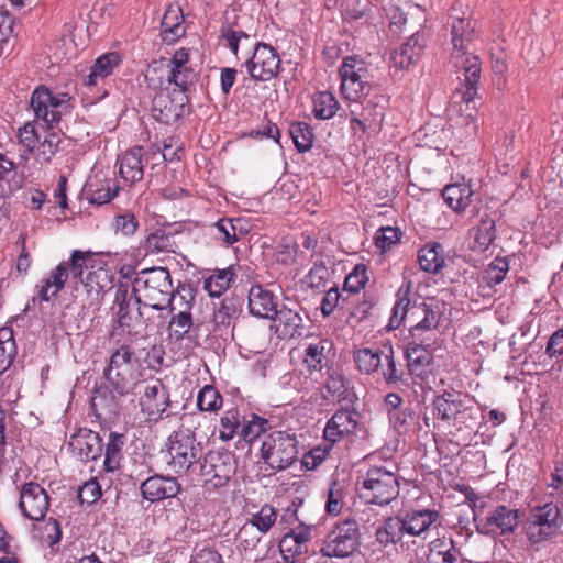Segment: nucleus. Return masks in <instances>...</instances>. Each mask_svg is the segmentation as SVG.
Masks as SVG:
<instances>
[{
    "instance_id": "43",
    "label": "nucleus",
    "mask_w": 563,
    "mask_h": 563,
    "mask_svg": "<svg viewBox=\"0 0 563 563\" xmlns=\"http://www.w3.org/2000/svg\"><path fill=\"white\" fill-rule=\"evenodd\" d=\"M234 276L231 268L216 269L205 279L203 289L211 297H220L230 287Z\"/></svg>"
},
{
    "instance_id": "9",
    "label": "nucleus",
    "mask_w": 563,
    "mask_h": 563,
    "mask_svg": "<svg viewBox=\"0 0 563 563\" xmlns=\"http://www.w3.org/2000/svg\"><path fill=\"white\" fill-rule=\"evenodd\" d=\"M198 471L206 485L220 488L235 474L236 462L229 451H209L199 463Z\"/></svg>"
},
{
    "instance_id": "41",
    "label": "nucleus",
    "mask_w": 563,
    "mask_h": 563,
    "mask_svg": "<svg viewBox=\"0 0 563 563\" xmlns=\"http://www.w3.org/2000/svg\"><path fill=\"white\" fill-rule=\"evenodd\" d=\"M409 294V285L407 287H400L396 292V302L393 307L391 316L388 322L389 330L398 329L406 319L408 320V316L411 308Z\"/></svg>"
},
{
    "instance_id": "10",
    "label": "nucleus",
    "mask_w": 563,
    "mask_h": 563,
    "mask_svg": "<svg viewBox=\"0 0 563 563\" xmlns=\"http://www.w3.org/2000/svg\"><path fill=\"white\" fill-rule=\"evenodd\" d=\"M341 92L346 100L357 101L371 91V75L366 64L347 56L339 69Z\"/></svg>"
},
{
    "instance_id": "37",
    "label": "nucleus",
    "mask_w": 563,
    "mask_h": 563,
    "mask_svg": "<svg viewBox=\"0 0 563 563\" xmlns=\"http://www.w3.org/2000/svg\"><path fill=\"white\" fill-rule=\"evenodd\" d=\"M67 279V266L65 264H58L56 268L51 272L49 276L43 279L42 284L37 286L38 296L43 301H49L52 297H55L65 287Z\"/></svg>"
},
{
    "instance_id": "36",
    "label": "nucleus",
    "mask_w": 563,
    "mask_h": 563,
    "mask_svg": "<svg viewBox=\"0 0 563 563\" xmlns=\"http://www.w3.org/2000/svg\"><path fill=\"white\" fill-rule=\"evenodd\" d=\"M443 246L439 242H430L418 252L420 268L427 273L437 274L444 266Z\"/></svg>"
},
{
    "instance_id": "58",
    "label": "nucleus",
    "mask_w": 563,
    "mask_h": 563,
    "mask_svg": "<svg viewBox=\"0 0 563 563\" xmlns=\"http://www.w3.org/2000/svg\"><path fill=\"white\" fill-rule=\"evenodd\" d=\"M220 422L222 427L220 438L222 440L232 439L240 427V415L238 409L227 410L221 417Z\"/></svg>"
},
{
    "instance_id": "53",
    "label": "nucleus",
    "mask_w": 563,
    "mask_h": 563,
    "mask_svg": "<svg viewBox=\"0 0 563 563\" xmlns=\"http://www.w3.org/2000/svg\"><path fill=\"white\" fill-rule=\"evenodd\" d=\"M344 506H345V492L336 482H334L331 484L329 492H328V498H327V503H325V511L330 516H338L341 514Z\"/></svg>"
},
{
    "instance_id": "15",
    "label": "nucleus",
    "mask_w": 563,
    "mask_h": 563,
    "mask_svg": "<svg viewBox=\"0 0 563 563\" xmlns=\"http://www.w3.org/2000/svg\"><path fill=\"white\" fill-rule=\"evenodd\" d=\"M188 98L181 90L174 89L173 92H159L152 101L153 118L164 124H173L186 112Z\"/></svg>"
},
{
    "instance_id": "3",
    "label": "nucleus",
    "mask_w": 563,
    "mask_h": 563,
    "mask_svg": "<svg viewBox=\"0 0 563 563\" xmlns=\"http://www.w3.org/2000/svg\"><path fill=\"white\" fill-rule=\"evenodd\" d=\"M141 352L129 343L119 345L110 355L103 378L112 391L123 397L133 391L143 369Z\"/></svg>"
},
{
    "instance_id": "23",
    "label": "nucleus",
    "mask_w": 563,
    "mask_h": 563,
    "mask_svg": "<svg viewBox=\"0 0 563 563\" xmlns=\"http://www.w3.org/2000/svg\"><path fill=\"white\" fill-rule=\"evenodd\" d=\"M442 310L440 305L438 302L428 303L423 317L409 325L411 339L419 340L420 342L435 340V330L440 324Z\"/></svg>"
},
{
    "instance_id": "14",
    "label": "nucleus",
    "mask_w": 563,
    "mask_h": 563,
    "mask_svg": "<svg viewBox=\"0 0 563 563\" xmlns=\"http://www.w3.org/2000/svg\"><path fill=\"white\" fill-rule=\"evenodd\" d=\"M19 489V508L22 515L30 520H43L49 508L47 492L35 482L24 483Z\"/></svg>"
},
{
    "instance_id": "4",
    "label": "nucleus",
    "mask_w": 563,
    "mask_h": 563,
    "mask_svg": "<svg viewBox=\"0 0 563 563\" xmlns=\"http://www.w3.org/2000/svg\"><path fill=\"white\" fill-rule=\"evenodd\" d=\"M360 498L366 504L385 506L395 500L400 492L398 476L385 467H371L358 476Z\"/></svg>"
},
{
    "instance_id": "51",
    "label": "nucleus",
    "mask_w": 563,
    "mask_h": 563,
    "mask_svg": "<svg viewBox=\"0 0 563 563\" xmlns=\"http://www.w3.org/2000/svg\"><path fill=\"white\" fill-rule=\"evenodd\" d=\"M272 429V424L268 420L252 415L251 420H247L242 427V435L246 442H253L261 435L268 434L267 432Z\"/></svg>"
},
{
    "instance_id": "31",
    "label": "nucleus",
    "mask_w": 563,
    "mask_h": 563,
    "mask_svg": "<svg viewBox=\"0 0 563 563\" xmlns=\"http://www.w3.org/2000/svg\"><path fill=\"white\" fill-rule=\"evenodd\" d=\"M383 358L382 364L379 366V374L382 375L384 382L388 386H398L405 385L408 382L407 374L405 369L398 364L395 360V351L393 345L385 344L383 345Z\"/></svg>"
},
{
    "instance_id": "5",
    "label": "nucleus",
    "mask_w": 563,
    "mask_h": 563,
    "mask_svg": "<svg viewBox=\"0 0 563 563\" xmlns=\"http://www.w3.org/2000/svg\"><path fill=\"white\" fill-rule=\"evenodd\" d=\"M261 459L275 473L290 467L298 460L296 434L286 431H271L263 438Z\"/></svg>"
},
{
    "instance_id": "44",
    "label": "nucleus",
    "mask_w": 563,
    "mask_h": 563,
    "mask_svg": "<svg viewBox=\"0 0 563 563\" xmlns=\"http://www.w3.org/2000/svg\"><path fill=\"white\" fill-rule=\"evenodd\" d=\"M313 114L319 120H328L335 115L339 109L336 98L329 91H321L313 96Z\"/></svg>"
},
{
    "instance_id": "27",
    "label": "nucleus",
    "mask_w": 563,
    "mask_h": 563,
    "mask_svg": "<svg viewBox=\"0 0 563 563\" xmlns=\"http://www.w3.org/2000/svg\"><path fill=\"white\" fill-rule=\"evenodd\" d=\"M71 445L78 451L80 459L95 461L102 455L103 441L98 432L90 429H81L74 437Z\"/></svg>"
},
{
    "instance_id": "48",
    "label": "nucleus",
    "mask_w": 563,
    "mask_h": 563,
    "mask_svg": "<svg viewBox=\"0 0 563 563\" xmlns=\"http://www.w3.org/2000/svg\"><path fill=\"white\" fill-rule=\"evenodd\" d=\"M509 271V263L504 257H496L483 272L482 282L488 287L500 284Z\"/></svg>"
},
{
    "instance_id": "30",
    "label": "nucleus",
    "mask_w": 563,
    "mask_h": 563,
    "mask_svg": "<svg viewBox=\"0 0 563 563\" xmlns=\"http://www.w3.org/2000/svg\"><path fill=\"white\" fill-rule=\"evenodd\" d=\"M176 232L167 228H158L148 233L141 247L145 254L175 253L178 244Z\"/></svg>"
},
{
    "instance_id": "33",
    "label": "nucleus",
    "mask_w": 563,
    "mask_h": 563,
    "mask_svg": "<svg viewBox=\"0 0 563 563\" xmlns=\"http://www.w3.org/2000/svg\"><path fill=\"white\" fill-rule=\"evenodd\" d=\"M277 518L276 510L271 505H264L239 531V537L244 539L247 534H253L255 529L261 533H266L275 523Z\"/></svg>"
},
{
    "instance_id": "28",
    "label": "nucleus",
    "mask_w": 563,
    "mask_h": 563,
    "mask_svg": "<svg viewBox=\"0 0 563 563\" xmlns=\"http://www.w3.org/2000/svg\"><path fill=\"white\" fill-rule=\"evenodd\" d=\"M468 239L470 250L477 253L485 252L496 239L495 220L485 213L479 223L470 230Z\"/></svg>"
},
{
    "instance_id": "17",
    "label": "nucleus",
    "mask_w": 563,
    "mask_h": 563,
    "mask_svg": "<svg viewBox=\"0 0 563 563\" xmlns=\"http://www.w3.org/2000/svg\"><path fill=\"white\" fill-rule=\"evenodd\" d=\"M360 415L354 409L341 408L328 420L323 434L327 442L336 443L358 427Z\"/></svg>"
},
{
    "instance_id": "21",
    "label": "nucleus",
    "mask_w": 563,
    "mask_h": 563,
    "mask_svg": "<svg viewBox=\"0 0 563 563\" xmlns=\"http://www.w3.org/2000/svg\"><path fill=\"white\" fill-rule=\"evenodd\" d=\"M519 521L520 514L518 509L498 505L485 517L483 526L486 532L506 534L514 532Z\"/></svg>"
},
{
    "instance_id": "16",
    "label": "nucleus",
    "mask_w": 563,
    "mask_h": 563,
    "mask_svg": "<svg viewBox=\"0 0 563 563\" xmlns=\"http://www.w3.org/2000/svg\"><path fill=\"white\" fill-rule=\"evenodd\" d=\"M142 412L150 420H157L169 406V393L167 387L159 380L145 383L143 395L140 397Z\"/></svg>"
},
{
    "instance_id": "40",
    "label": "nucleus",
    "mask_w": 563,
    "mask_h": 563,
    "mask_svg": "<svg viewBox=\"0 0 563 563\" xmlns=\"http://www.w3.org/2000/svg\"><path fill=\"white\" fill-rule=\"evenodd\" d=\"M120 56L115 52L101 55L91 67L90 74L85 78V85L96 86L99 80L104 79L112 74L113 69L119 65Z\"/></svg>"
},
{
    "instance_id": "25",
    "label": "nucleus",
    "mask_w": 563,
    "mask_h": 563,
    "mask_svg": "<svg viewBox=\"0 0 563 563\" xmlns=\"http://www.w3.org/2000/svg\"><path fill=\"white\" fill-rule=\"evenodd\" d=\"M435 344V340H426L420 342L419 340H411L406 350L405 356L407 360V369L410 375L416 374L421 367L431 364L433 356L432 350Z\"/></svg>"
},
{
    "instance_id": "46",
    "label": "nucleus",
    "mask_w": 563,
    "mask_h": 563,
    "mask_svg": "<svg viewBox=\"0 0 563 563\" xmlns=\"http://www.w3.org/2000/svg\"><path fill=\"white\" fill-rule=\"evenodd\" d=\"M112 283V275L109 269L103 267H98L89 271L85 277V280H81V284L85 286L88 292L96 291L99 294L104 291L110 287Z\"/></svg>"
},
{
    "instance_id": "24",
    "label": "nucleus",
    "mask_w": 563,
    "mask_h": 563,
    "mask_svg": "<svg viewBox=\"0 0 563 563\" xmlns=\"http://www.w3.org/2000/svg\"><path fill=\"white\" fill-rule=\"evenodd\" d=\"M424 48V36L416 33L406 43L395 49L391 55V63L398 69H407L416 64Z\"/></svg>"
},
{
    "instance_id": "50",
    "label": "nucleus",
    "mask_w": 563,
    "mask_h": 563,
    "mask_svg": "<svg viewBox=\"0 0 563 563\" xmlns=\"http://www.w3.org/2000/svg\"><path fill=\"white\" fill-rule=\"evenodd\" d=\"M197 406L201 411L214 412L222 407V396L211 385H206L197 396Z\"/></svg>"
},
{
    "instance_id": "63",
    "label": "nucleus",
    "mask_w": 563,
    "mask_h": 563,
    "mask_svg": "<svg viewBox=\"0 0 563 563\" xmlns=\"http://www.w3.org/2000/svg\"><path fill=\"white\" fill-rule=\"evenodd\" d=\"M279 551L282 558L295 560V556L301 554L305 549L289 533H286L279 541Z\"/></svg>"
},
{
    "instance_id": "2",
    "label": "nucleus",
    "mask_w": 563,
    "mask_h": 563,
    "mask_svg": "<svg viewBox=\"0 0 563 563\" xmlns=\"http://www.w3.org/2000/svg\"><path fill=\"white\" fill-rule=\"evenodd\" d=\"M132 294L135 305L163 310L172 301L178 300L179 295L184 291L183 289L174 291L170 273L166 267H152L136 273L132 284Z\"/></svg>"
},
{
    "instance_id": "13",
    "label": "nucleus",
    "mask_w": 563,
    "mask_h": 563,
    "mask_svg": "<svg viewBox=\"0 0 563 563\" xmlns=\"http://www.w3.org/2000/svg\"><path fill=\"white\" fill-rule=\"evenodd\" d=\"M245 67L252 79L268 81L278 75L280 58L273 46L257 43L252 57L245 62Z\"/></svg>"
},
{
    "instance_id": "6",
    "label": "nucleus",
    "mask_w": 563,
    "mask_h": 563,
    "mask_svg": "<svg viewBox=\"0 0 563 563\" xmlns=\"http://www.w3.org/2000/svg\"><path fill=\"white\" fill-rule=\"evenodd\" d=\"M361 529L355 519L336 522L325 534L320 552L325 558L346 559L361 545Z\"/></svg>"
},
{
    "instance_id": "54",
    "label": "nucleus",
    "mask_w": 563,
    "mask_h": 563,
    "mask_svg": "<svg viewBox=\"0 0 563 563\" xmlns=\"http://www.w3.org/2000/svg\"><path fill=\"white\" fill-rule=\"evenodd\" d=\"M197 78V74L191 67L180 69H169L167 74V81L174 84L184 95L188 87L194 84Z\"/></svg>"
},
{
    "instance_id": "22",
    "label": "nucleus",
    "mask_w": 563,
    "mask_h": 563,
    "mask_svg": "<svg viewBox=\"0 0 563 563\" xmlns=\"http://www.w3.org/2000/svg\"><path fill=\"white\" fill-rule=\"evenodd\" d=\"M179 490L180 484L172 476L154 475L141 484L142 496L152 503L173 498Z\"/></svg>"
},
{
    "instance_id": "52",
    "label": "nucleus",
    "mask_w": 563,
    "mask_h": 563,
    "mask_svg": "<svg viewBox=\"0 0 563 563\" xmlns=\"http://www.w3.org/2000/svg\"><path fill=\"white\" fill-rule=\"evenodd\" d=\"M280 324L285 328V333L294 336L295 334L301 335L298 330L302 328L301 316L288 308H282L277 310V314L274 316Z\"/></svg>"
},
{
    "instance_id": "62",
    "label": "nucleus",
    "mask_w": 563,
    "mask_h": 563,
    "mask_svg": "<svg viewBox=\"0 0 563 563\" xmlns=\"http://www.w3.org/2000/svg\"><path fill=\"white\" fill-rule=\"evenodd\" d=\"M101 487L95 479L86 482L79 489L78 497L81 503L93 504L101 497Z\"/></svg>"
},
{
    "instance_id": "45",
    "label": "nucleus",
    "mask_w": 563,
    "mask_h": 563,
    "mask_svg": "<svg viewBox=\"0 0 563 563\" xmlns=\"http://www.w3.org/2000/svg\"><path fill=\"white\" fill-rule=\"evenodd\" d=\"M332 343L328 340H318L310 343L305 351V363L310 369H321L327 353L331 350Z\"/></svg>"
},
{
    "instance_id": "39",
    "label": "nucleus",
    "mask_w": 563,
    "mask_h": 563,
    "mask_svg": "<svg viewBox=\"0 0 563 563\" xmlns=\"http://www.w3.org/2000/svg\"><path fill=\"white\" fill-rule=\"evenodd\" d=\"M183 19L181 9L178 5L170 3L161 22L164 41L174 42L184 34V29L181 26Z\"/></svg>"
},
{
    "instance_id": "11",
    "label": "nucleus",
    "mask_w": 563,
    "mask_h": 563,
    "mask_svg": "<svg viewBox=\"0 0 563 563\" xmlns=\"http://www.w3.org/2000/svg\"><path fill=\"white\" fill-rule=\"evenodd\" d=\"M70 100L67 93L53 96L48 88L40 86L33 91L30 104L35 118L42 120L47 126H52L60 120L62 115L69 112Z\"/></svg>"
},
{
    "instance_id": "56",
    "label": "nucleus",
    "mask_w": 563,
    "mask_h": 563,
    "mask_svg": "<svg viewBox=\"0 0 563 563\" xmlns=\"http://www.w3.org/2000/svg\"><path fill=\"white\" fill-rule=\"evenodd\" d=\"M388 418L394 429L399 433L408 432L415 421L413 410L409 406L396 410Z\"/></svg>"
},
{
    "instance_id": "1",
    "label": "nucleus",
    "mask_w": 563,
    "mask_h": 563,
    "mask_svg": "<svg viewBox=\"0 0 563 563\" xmlns=\"http://www.w3.org/2000/svg\"><path fill=\"white\" fill-rule=\"evenodd\" d=\"M474 37L475 23L464 18L453 21L451 26V43L453 46L451 59L461 81V88L456 89L454 96L461 98L459 117L455 123L464 130L462 135L466 139H473L478 130L474 98L477 95L482 66L477 56L467 54L468 45Z\"/></svg>"
},
{
    "instance_id": "47",
    "label": "nucleus",
    "mask_w": 563,
    "mask_h": 563,
    "mask_svg": "<svg viewBox=\"0 0 563 563\" xmlns=\"http://www.w3.org/2000/svg\"><path fill=\"white\" fill-rule=\"evenodd\" d=\"M91 258V252L75 250L73 251L70 258L67 262H62L60 264H65L67 266L68 277L76 283H81V280H85L82 277L84 269L88 267L87 263Z\"/></svg>"
},
{
    "instance_id": "29",
    "label": "nucleus",
    "mask_w": 563,
    "mask_h": 563,
    "mask_svg": "<svg viewBox=\"0 0 563 563\" xmlns=\"http://www.w3.org/2000/svg\"><path fill=\"white\" fill-rule=\"evenodd\" d=\"M465 410L462 395L459 393L444 391L433 400L434 416L443 421L456 420Z\"/></svg>"
},
{
    "instance_id": "49",
    "label": "nucleus",
    "mask_w": 563,
    "mask_h": 563,
    "mask_svg": "<svg viewBox=\"0 0 563 563\" xmlns=\"http://www.w3.org/2000/svg\"><path fill=\"white\" fill-rule=\"evenodd\" d=\"M289 133L297 150L300 153L307 152L313 144V132L305 122H296L290 125Z\"/></svg>"
},
{
    "instance_id": "57",
    "label": "nucleus",
    "mask_w": 563,
    "mask_h": 563,
    "mask_svg": "<svg viewBox=\"0 0 563 563\" xmlns=\"http://www.w3.org/2000/svg\"><path fill=\"white\" fill-rule=\"evenodd\" d=\"M334 443L327 442L324 445L312 448L303 455L302 465L307 470H316L328 456Z\"/></svg>"
},
{
    "instance_id": "19",
    "label": "nucleus",
    "mask_w": 563,
    "mask_h": 563,
    "mask_svg": "<svg viewBox=\"0 0 563 563\" xmlns=\"http://www.w3.org/2000/svg\"><path fill=\"white\" fill-rule=\"evenodd\" d=\"M144 162L142 146H134L118 156L119 174L126 185L132 186L143 179Z\"/></svg>"
},
{
    "instance_id": "64",
    "label": "nucleus",
    "mask_w": 563,
    "mask_h": 563,
    "mask_svg": "<svg viewBox=\"0 0 563 563\" xmlns=\"http://www.w3.org/2000/svg\"><path fill=\"white\" fill-rule=\"evenodd\" d=\"M330 276V272L328 267L323 264H316L309 272L307 278L311 288H321L325 287V283L328 282Z\"/></svg>"
},
{
    "instance_id": "20",
    "label": "nucleus",
    "mask_w": 563,
    "mask_h": 563,
    "mask_svg": "<svg viewBox=\"0 0 563 563\" xmlns=\"http://www.w3.org/2000/svg\"><path fill=\"white\" fill-rule=\"evenodd\" d=\"M133 294L129 291V285L120 282L115 286L114 306L118 307L115 311L117 322L123 329L133 328L141 319H144L141 307L139 306L136 312H132V298Z\"/></svg>"
},
{
    "instance_id": "38",
    "label": "nucleus",
    "mask_w": 563,
    "mask_h": 563,
    "mask_svg": "<svg viewBox=\"0 0 563 563\" xmlns=\"http://www.w3.org/2000/svg\"><path fill=\"white\" fill-rule=\"evenodd\" d=\"M383 346L362 347L354 351L353 360L357 369L365 375L378 373L379 366H383Z\"/></svg>"
},
{
    "instance_id": "35",
    "label": "nucleus",
    "mask_w": 563,
    "mask_h": 563,
    "mask_svg": "<svg viewBox=\"0 0 563 563\" xmlns=\"http://www.w3.org/2000/svg\"><path fill=\"white\" fill-rule=\"evenodd\" d=\"M442 196L448 206L460 213L472 203L474 190L465 184H451L444 187Z\"/></svg>"
},
{
    "instance_id": "42",
    "label": "nucleus",
    "mask_w": 563,
    "mask_h": 563,
    "mask_svg": "<svg viewBox=\"0 0 563 563\" xmlns=\"http://www.w3.org/2000/svg\"><path fill=\"white\" fill-rule=\"evenodd\" d=\"M125 444V435L118 432H110L109 440L104 449V468L107 472H113L120 467L122 459V449Z\"/></svg>"
},
{
    "instance_id": "61",
    "label": "nucleus",
    "mask_w": 563,
    "mask_h": 563,
    "mask_svg": "<svg viewBox=\"0 0 563 563\" xmlns=\"http://www.w3.org/2000/svg\"><path fill=\"white\" fill-rule=\"evenodd\" d=\"M324 388L332 398H342L346 393L345 380L343 376L336 372L330 373L325 380Z\"/></svg>"
},
{
    "instance_id": "18",
    "label": "nucleus",
    "mask_w": 563,
    "mask_h": 563,
    "mask_svg": "<svg viewBox=\"0 0 563 563\" xmlns=\"http://www.w3.org/2000/svg\"><path fill=\"white\" fill-rule=\"evenodd\" d=\"M208 232L220 246L229 247L245 236L249 230L241 218H222L211 224Z\"/></svg>"
},
{
    "instance_id": "32",
    "label": "nucleus",
    "mask_w": 563,
    "mask_h": 563,
    "mask_svg": "<svg viewBox=\"0 0 563 563\" xmlns=\"http://www.w3.org/2000/svg\"><path fill=\"white\" fill-rule=\"evenodd\" d=\"M407 534L420 536L433 525H440V512L434 509L408 511L405 516Z\"/></svg>"
},
{
    "instance_id": "59",
    "label": "nucleus",
    "mask_w": 563,
    "mask_h": 563,
    "mask_svg": "<svg viewBox=\"0 0 563 563\" xmlns=\"http://www.w3.org/2000/svg\"><path fill=\"white\" fill-rule=\"evenodd\" d=\"M400 235L401 233L397 228H380L375 235V245L382 251H386L400 240Z\"/></svg>"
},
{
    "instance_id": "26",
    "label": "nucleus",
    "mask_w": 563,
    "mask_h": 563,
    "mask_svg": "<svg viewBox=\"0 0 563 563\" xmlns=\"http://www.w3.org/2000/svg\"><path fill=\"white\" fill-rule=\"evenodd\" d=\"M249 309L253 316L274 319L277 314V303L272 291L262 286H252L249 292Z\"/></svg>"
},
{
    "instance_id": "8",
    "label": "nucleus",
    "mask_w": 563,
    "mask_h": 563,
    "mask_svg": "<svg viewBox=\"0 0 563 563\" xmlns=\"http://www.w3.org/2000/svg\"><path fill=\"white\" fill-rule=\"evenodd\" d=\"M560 529V508L554 503L531 508L525 523L528 540L540 543L556 534Z\"/></svg>"
},
{
    "instance_id": "7",
    "label": "nucleus",
    "mask_w": 563,
    "mask_h": 563,
    "mask_svg": "<svg viewBox=\"0 0 563 563\" xmlns=\"http://www.w3.org/2000/svg\"><path fill=\"white\" fill-rule=\"evenodd\" d=\"M168 466L176 474L197 473L202 456V446L195 437L185 432H174L168 438Z\"/></svg>"
},
{
    "instance_id": "60",
    "label": "nucleus",
    "mask_w": 563,
    "mask_h": 563,
    "mask_svg": "<svg viewBox=\"0 0 563 563\" xmlns=\"http://www.w3.org/2000/svg\"><path fill=\"white\" fill-rule=\"evenodd\" d=\"M60 142L62 137L58 133L47 132L43 142L41 143L38 153L45 163L51 162L52 157L58 151Z\"/></svg>"
},
{
    "instance_id": "55",
    "label": "nucleus",
    "mask_w": 563,
    "mask_h": 563,
    "mask_svg": "<svg viewBox=\"0 0 563 563\" xmlns=\"http://www.w3.org/2000/svg\"><path fill=\"white\" fill-rule=\"evenodd\" d=\"M367 282V267L364 264H357L346 276L344 282V290L356 294L365 287Z\"/></svg>"
},
{
    "instance_id": "34",
    "label": "nucleus",
    "mask_w": 563,
    "mask_h": 563,
    "mask_svg": "<svg viewBox=\"0 0 563 563\" xmlns=\"http://www.w3.org/2000/svg\"><path fill=\"white\" fill-rule=\"evenodd\" d=\"M461 553L452 538H437L430 543L428 563H456Z\"/></svg>"
},
{
    "instance_id": "12",
    "label": "nucleus",
    "mask_w": 563,
    "mask_h": 563,
    "mask_svg": "<svg viewBox=\"0 0 563 563\" xmlns=\"http://www.w3.org/2000/svg\"><path fill=\"white\" fill-rule=\"evenodd\" d=\"M184 294L179 295L178 300L172 301L170 307L172 318L168 324L169 336L175 341H183L184 339L191 340V332L197 328L194 324L191 314V301L195 296L190 289H184Z\"/></svg>"
}]
</instances>
